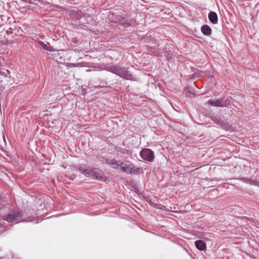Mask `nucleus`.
Returning <instances> with one entry per match:
<instances>
[{"instance_id":"nucleus-1","label":"nucleus","mask_w":259,"mask_h":259,"mask_svg":"<svg viewBox=\"0 0 259 259\" xmlns=\"http://www.w3.org/2000/svg\"><path fill=\"white\" fill-rule=\"evenodd\" d=\"M78 170L87 177L96 180H103L104 174L97 168H93L85 165H82L78 168Z\"/></svg>"},{"instance_id":"nucleus-2","label":"nucleus","mask_w":259,"mask_h":259,"mask_svg":"<svg viewBox=\"0 0 259 259\" xmlns=\"http://www.w3.org/2000/svg\"><path fill=\"white\" fill-rule=\"evenodd\" d=\"M102 67H99V68L106 70L110 71L114 74H116L120 77L126 79H131L133 78L132 74L129 73L124 67H120V66H101Z\"/></svg>"},{"instance_id":"nucleus-3","label":"nucleus","mask_w":259,"mask_h":259,"mask_svg":"<svg viewBox=\"0 0 259 259\" xmlns=\"http://www.w3.org/2000/svg\"><path fill=\"white\" fill-rule=\"evenodd\" d=\"M120 170L127 175H138L142 172V169L140 167H137L130 161H122Z\"/></svg>"},{"instance_id":"nucleus-4","label":"nucleus","mask_w":259,"mask_h":259,"mask_svg":"<svg viewBox=\"0 0 259 259\" xmlns=\"http://www.w3.org/2000/svg\"><path fill=\"white\" fill-rule=\"evenodd\" d=\"M22 217L21 212L18 210H12L5 216L4 220L7 222H19Z\"/></svg>"},{"instance_id":"nucleus-5","label":"nucleus","mask_w":259,"mask_h":259,"mask_svg":"<svg viewBox=\"0 0 259 259\" xmlns=\"http://www.w3.org/2000/svg\"><path fill=\"white\" fill-rule=\"evenodd\" d=\"M140 155L142 158L148 162L153 161L155 158L154 152L149 148L142 149L140 152Z\"/></svg>"},{"instance_id":"nucleus-6","label":"nucleus","mask_w":259,"mask_h":259,"mask_svg":"<svg viewBox=\"0 0 259 259\" xmlns=\"http://www.w3.org/2000/svg\"><path fill=\"white\" fill-rule=\"evenodd\" d=\"M116 22L120 25H123L124 27H128L134 26L135 23L133 19L127 16H120L117 18Z\"/></svg>"},{"instance_id":"nucleus-7","label":"nucleus","mask_w":259,"mask_h":259,"mask_svg":"<svg viewBox=\"0 0 259 259\" xmlns=\"http://www.w3.org/2000/svg\"><path fill=\"white\" fill-rule=\"evenodd\" d=\"M209 105L214 107H225L227 106V102L223 99H220L215 101L209 100L207 102Z\"/></svg>"},{"instance_id":"nucleus-8","label":"nucleus","mask_w":259,"mask_h":259,"mask_svg":"<svg viewBox=\"0 0 259 259\" xmlns=\"http://www.w3.org/2000/svg\"><path fill=\"white\" fill-rule=\"evenodd\" d=\"M208 17L210 22L213 24H216L218 22V16L217 14L213 11H210L208 14Z\"/></svg>"},{"instance_id":"nucleus-9","label":"nucleus","mask_w":259,"mask_h":259,"mask_svg":"<svg viewBox=\"0 0 259 259\" xmlns=\"http://www.w3.org/2000/svg\"><path fill=\"white\" fill-rule=\"evenodd\" d=\"M122 161L121 160H109L107 162V164L110 165L112 168L114 169L119 168L120 170L121 165Z\"/></svg>"},{"instance_id":"nucleus-10","label":"nucleus","mask_w":259,"mask_h":259,"mask_svg":"<svg viewBox=\"0 0 259 259\" xmlns=\"http://www.w3.org/2000/svg\"><path fill=\"white\" fill-rule=\"evenodd\" d=\"M201 31L202 34L206 36H209L212 33L211 28L207 25H203L201 27Z\"/></svg>"},{"instance_id":"nucleus-11","label":"nucleus","mask_w":259,"mask_h":259,"mask_svg":"<svg viewBox=\"0 0 259 259\" xmlns=\"http://www.w3.org/2000/svg\"><path fill=\"white\" fill-rule=\"evenodd\" d=\"M197 248L200 250H204L206 248V245L202 240H197L195 242Z\"/></svg>"},{"instance_id":"nucleus-12","label":"nucleus","mask_w":259,"mask_h":259,"mask_svg":"<svg viewBox=\"0 0 259 259\" xmlns=\"http://www.w3.org/2000/svg\"><path fill=\"white\" fill-rule=\"evenodd\" d=\"M38 43L41 47L45 50H47L50 52H53L54 50L52 47H48L45 42L42 41H39Z\"/></svg>"},{"instance_id":"nucleus-13","label":"nucleus","mask_w":259,"mask_h":259,"mask_svg":"<svg viewBox=\"0 0 259 259\" xmlns=\"http://www.w3.org/2000/svg\"><path fill=\"white\" fill-rule=\"evenodd\" d=\"M211 119L216 124L218 125H222V121L221 120L220 118L217 116H212L211 117Z\"/></svg>"},{"instance_id":"nucleus-14","label":"nucleus","mask_w":259,"mask_h":259,"mask_svg":"<svg viewBox=\"0 0 259 259\" xmlns=\"http://www.w3.org/2000/svg\"><path fill=\"white\" fill-rule=\"evenodd\" d=\"M119 151L121 153L127 155H131L132 154V152L131 151L123 148H120Z\"/></svg>"},{"instance_id":"nucleus-15","label":"nucleus","mask_w":259,"mask_h":259,"mask_svg":"<svg viewBox=\"0 0 259 259\" xmlns=\"http://www.w3.org/2000/svg\"><path fill=\"white\" fill-rule=\"evenodd\" d=\"M248 183L250 185H253L259 187V181L256 180H249Z\"/></svg>"},{"instance_id":"nucleus-16","label":"nucleus","mask_w":259,"mask_h":259,"mask_svg":"<svg viewBox=\"0 0 259 259\" xmlns=\"http://www.w3.org/2000/svg\"><path fill=\"white\" fill-rule=\"evenodd\" d=\"M72 41L74 44H77L78 42V38L77 37H74L73 38Z\"/></svg>"},{"instance_id":"nucleus-17","label":"nucleus","mask_w":259,"mask_h":259,"mask_svg":"<svg viewBox=\"0 0 259 259\" xmlns=\"http://www.w3.org/2000/svg\"><path fill=\"white\" fill-rule=\"evenodd\" d=\"M66 65H76V64L68 63H67V64H66ZM76 65H79V63L76 64Z\"/></svg>"},{"instance_id":"nucleus-18","label":"nucleus","mask_w":259,"mask_h":259,"mask_svg":"<svg viewBox=\"0 0 259 259\" xmlns=\"http://www.w3.org/2000/svg\"><path fill=\"white\" fill-rule=\"evenodd\" d=\"M103 86H101V85H98V86L95 87V88H103Z\"/></svg>"},{"instance_id":"nucleus-19","label":"nucleus","mask_w":259,"mask_h":259,"mask_svg":"<svg viewBox=\"0 0 259 259\" xmlns=\"http://www.w3.org/2000/svg\"><path fill=\"white\" fill-rule=\"evenodd\" d=\"M91 71V70H87V71Z\"/></svg>"}]
</instances>
